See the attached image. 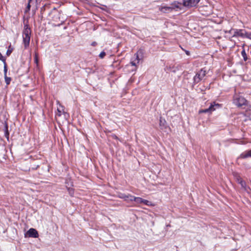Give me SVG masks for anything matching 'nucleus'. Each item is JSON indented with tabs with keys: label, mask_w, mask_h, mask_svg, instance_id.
<instances>
[{
	"label": "nucleus",
	"mask_w": 251,
	"mask_h": 251,
	"mask_svg": "<svg viewBox=\"0 0 251 251\" xmlns=\"http://www.w3.org/2000/svg\"><path fill=\"white\" fill-rule=\"evenodd\" d=\"M31 33V29L29 25L27 24L25 25L23 31V38L24 47L25 49L29 46Z\"/></svg>",
	"instance_id": "1"
},
{
	"label": "nucleus",
	"mask_w": 251,
	"mask_h": 251,
	"mask_svg": "<svg viewBox=\"0 0 251 251\" xmlns=\"http://www.w3.org/2000/svg\"><path fill=\"white\" fill-rule=\"evenodd\" d=\"M226 32L232 34V37H240L242 38H246L247 31L244 29L232 28L228 31H226Z\"/></svg>",
	"instance_id": "2"
},
{
	"label": "nucleus",
	"mask_w": 251,
	"mask_h": 251,
	"mask_svg": "<svg viewBox=\"0 0 251 251\" xmlns=\"http://www.w3.org/2000/svg\"><path fill=\"white\" fill-rule=\"evenodd\" d=\"M233 103L238 107H241L246 104L247 100L243 97L237 95L234 98Z\"/></svg>",
	"instance_id": "3"
},
{
	"label": "nucleus",
	"mask_w": 251,
	"mask_h": 251,
	"mask_svg": "<svg viewBox=\"0 0 251 251\" xmlns=\"http://www.w3.org/2000/svg\"><path fill=\"white\" fill-rule=\"evenodd\" d=\"M206 75V71L203 69L200 70L194 77V82L196 83H199L202 80Z\"/></svg>",
	"instance_id": "4"
},
{
	"label": "nucleus",
	"mask_w": 251,
	"mask_h": 251,
	"mask_svg": "<svg viewBox=\"0 0 251 251\" xmlns=\"http://www.w3.org/2000/svg\"><path fill=\"white\" fill-rule=\"evenodd\" d=\"M220 107L219 104H216L215 102L211 103V105L208 108L203 109L200 111V113H211L214 111L216 108Z\"/></svg>",
	"instance_id": "5"
},
{
	"label": "nucleus",
	"mask_w": 251,
	"mask_h": 251,
	"mask_svg": "<svg viewBox=\"0 0 251 251\" xmlns=\"http://www.w3.org/2000/svg\"><path fill=\"white\" fill-rule=\"evenodd\" d=\"M200 0H183V5L187 7L195 6Z\"/></svg>",
	"instance_id": "6"
},
{
	"label": "nucleus",
	"mask_w": 251,
	"mask_h": 251,
	"mask_svg": "<svg viewBox=\"0 0 251 251\" xmlns=\"http://www.w3.org/2000/svg\"><path fill=\"white\" fill-rule=\"evenodd\" d=\"M25 237L37 238L38 237V231L34 228H30L25 234Z\"/></svg>",
	"instance_id": "7"
},
{
	"label": "nucleus",
	"mask_w": 251,
	"mask_h": 251,
	"mask_svg": "<svg viewBox=\"0 0 251 251\" xmlns=\"http://www.w3.org/2000/svg\"><path fill=\"white\" fill-rule=\"evenodd\" d=\"M181 5L182 4L181 2H179L177 1H174L170 5L172 11L176 9H181Z\"/></svg>",
	"instance_id": "8"
},
{
	"label": "nucleus",
	"mask_w": 251,
	"mask_h": 251,
	"mask_svg": "<svg viewBox=\"0 0 251 251\" xmlns=\"http://www.w3.org/2000/svg\"><path fill=\"white\" fill-rule=\"evenodd\" d=\"M249 157H251V150L242 152L238 157V159H246Z\"/></svg>",
	"instance_id": "9"
},
{
	"label": "nucleus",
	"mask_w": 251,
	"mask_h": 251,
	"mask_svg": "<svg viewBox=\"0 0 251 251\" xmlns=\"http://www.w3.org/2000/svg\"><path fill=\"white\" fill-rule=\"evenodd\" d=\"M38 0H29V3L31 4L32 11L35 12L38 8Z\"/></svg>",
	"instance_id": "10"
},
{
	"label": "nucleus",
	"mask_w": 251,
	"mask_h": 251,
	"mask_svg": "<svg viewBox=\"0 0 251 251\" xmlns=\"http://www.w3.org/2000/svg\"><path fill=\"white\" fill-rule=\"evenodd\" d=\"M133 196L130 195H125L124 194H121L120 196V198L123 199L125 201H132V199L130 198V197H133Z\"/></svg>",
	"instance_id": "11"
},
{
	"label": "nucleus",
	"mask_w": 251,
	"mask_h": 251,
	"mask_svg": "<svg viewBox=\"0 0 251 251\" xmlns=\"http://www.w3.org/2000/svg\"><path fill=\"white\" fill-rule=\"evenodd\" d=\"M132 199V201H134L137 204L142 203L143 199L140 197H135L134 196L130 197Z\"/></svg>",
	"instance_id": "12"
},
{
	"label": "nucleus",
	"mask_w": 251,
	"mask_h": 251,
	"mask_svg": "<svg viewBox=\"0 0 251 251\" xmlns=\"http://www.w3.org/2000/svg\"><path fill=\"white\" fill-rule=\"evenodd\" d=\"M57 111L59 116L61 115L62 113H64V107L60 104H59V106L57 107Z\"/></svg>",
	"instance_id": "13"
},
{
	"label": "nucleus",
	"mask_w": 251,
	"mask_h": 251,
	"mask_svg": "<svg viewBox=\"0 0 251 251\" xmlns=\"http://www.w3.org/2000/svg\"><path fill=\"white\" fill-rule=\"evenodd\" d=\"M238 183L241 185L242 187L245 190H247L246 182L241 178L238 179Z\"/></svg>",
	"instance_id": "14"
},
{
	"label": "nucleus",
	"mask_w": 251,
	"mask_h": 251,
	"mask_svg": "<svg viewBox=\"0 0 251 251\" xmlns=\"http://www.w3.org/2000/svg\"><path fill=\"white\" fill-rule=\"evenodd\" d=\"M241 55L243 57L244 60L245 61H246L248 59V57L245 50L244 49H243L241 51Z\"/></svg>",
	"instance_id": "15"
},
{
	"label": "nucleus",
	"mask_w": 251,
	"mask_h": 251,
	"mask_svg": "<svg viewBox=\"0 0 251 251\" xmlns=\"http://www.w3.org/2000/svg\"><path fill=\"white\" fill-rule=\"evenodd\" d=\"M161 11H164V12L167 11H172L171 8L170 6H162V7H161Z\"/></svg>",
	"instance_id": "16"
},
{
	"label": "nucleus",
	"mask_w": 251,
	"mask_h": 251,
	"mask_svg": "<svg viewBox=\"0 0 251 251\" xmlns=\"http://www.w3.org/2000/svg\"><path fill=\"white\" fill-rule=\"evenodd\" d=\"M13 48H11V45H10L8 47V49L6 51V55L7 56H9L11 54V53H12V52L13 51Z\"/></svg>",
	"instance_id": "17"
},
{
	"label": "nucleus",
	"mask_w": 251,
	"mask_h": 251,
	"mask_svg": "<svg viewBox=\"0 0 251 251\" xmlns=\"http://www.w3.org/2000/svg\"><path fill=\"white\" fill-rule=\"evenodd\" d=\"M4 79H5V83H6V84L9 85L11 80V77H8V76H7V75H5V76H4Z\"/></svg>",
	"instance_id": "18"
},
{
	"label": "nucleus",
	"mask_w": 251,
	"mask_h": 251,
	"mask_svg": "<svg viewBox=\"0 0 251 251\" xmlns=\"http://www.w3.org/2000/svg\"><path fill=\"white\" fill-rule=\"evenodd\" d=\"M68 191L69 192V194L73 196L74 194V190L72 188H68Z\"/></svg>",
	"instance_id": "19"
},
{
	"label": "nucleus",
	"mask_w": 251,
	"mask_h": 251,
	"mask_svg": "<svg viewBox=\"0 0 251 251\" xmlns=\"http://www.w3.org/2000/svg\"><path fill=\"white\" fill-rule=\"evenodd\" d=\"M143 203L146 205H151V202L148 200L143 199Z\"/></svg>",
	"instance_id": "20"
},
{
	"label": "nucleus",
	"mask_w": 251,
	"mask_h": 251,
	"mask_svg": "<svg viewBox=\"0 0 251 251\" xmlns=\"http://www.w3.org/2000/svg\"><path fill=\"white\" fill-rule=\"evenodd\" d=\"M32 7L31 6V4L30 3H28V4L27 5V7L25 10V13H27L28 12L29 10H30V7Z\"/></svg>",
	"instance_id": "21"
},
{
	"label": "nucleus",
	"mask_w": 251,
	"mask_h": 251,
	"mask_svg": "<svg viewBox=\"0 0 251 251\" xmlns=\"http://www.w3.org/2000/svg\"><path fill=\"white\" fill-rule=\"evenodd\" d=\"M7 68L6 62L4 63V75H7Z\"/></svg>",
	"instance_id": "22"
},
{
	"label": "nucleus",
	"mask_w": 251,
	"mask_h": 251,
	"mask_svg": "<svg viewBox=\"0 0 251 251\" xmlns=\"http://www.w3.org/2000/svg\"><path fill=\"white\" fill-rule=\"evenodd\" d=\"M5 136L8 139L9 138V133L8 131V127L7 125L5 126Z\"/></svg>",
	"instance_id": "23"
},
{
	"label": "nucleus",
	"mask_w": 251,
	"mask_h": 251,
	"mask_svg": "<svg viewBox=\"0 0 251 251\" xmlns=\"http://www.w3.org/2000/svg\"><path fill=\"white\" fill-rule=\"evenodd\" d=\"M166 123L165 120L162 119V118L160 119L159 125L160 126H164V124Z\"/></svg>",
	"instance_id": "24"
},
{
	"label": "nucleus",
	"mask_w": 251,
	"mask_h": 251,
	"mask_svg": "<svg viewBox=\"0 0 251 251\" xmlns=\"http://www.w3.org/2000/svg\"><path fill=\"white\" fill-rule=\"evenodd\" d=\"M246 115L248 116L251 120V109L248 110L246 112Z\"/></svg>",
	"instance_id": "25"
},
{
	"label": "nucleus",
	"mask_w": 251,
	"mask_h": 251,
	"mask_svg": "<svg viewBox=\"0 0 251 251\" xmlns=\"http://www.w3.org/2000/svg\"><path fill=\"white\" fill-rule=\"evenodd\" d=\"M105 55H106L105 52L104 51H103L100 53V54H99V57L100 58H103L105 56Z\"/></svg>",
	"instance_id": "26"
},
{
	"label": "nucleus",
	"mask_w": 251,
	"mask_h": 251,
	"mask_svg": "<svg viewBox=\"0 0 251 251\" xmlns=\"http://www.w3.org/2000/svg\"><path fill=\"white\" fill-rule=\"evenodd\" d=\"M246 38L251 40V32H247V31Z\"/></svg>",
	"instance_id": "27"
},
{
	"label": "nucleus",
	"mask_w": 251,
	"mask_h": 251,
	"mask_svg": "<svg viewBox=\"0 0 251 251\" xmlns=\"http://www.w3.org/2000/svg\"><path fill=\"white\" fill-rule=\"evenodd\" d=\"M0 60H1L3 63L6 62L5 59L2 56V54L0 52Z\"/></svg>",
	"instance_id": "28"
},
{
	"label": "nucleus",
	"mask_w": 251,
	"mask_h": 251,
	"mask_svg": "<svg viewBox=\"0 0 251 251\" xmlns=\"http://www.w3.org/2000/svg\"><path fill=\"white\" fill-rule=\"evenodd\" d=\"M97 45V42H92V44H91V45H92V46H96Z\"/></svg>",
	"instance_id": "29"
},
{
	"label": "nucleus",
	"mask_w": 251,
	"mask_h": 251,
	"mask_svg": "<svg viewBox=\"0 0 251 251\" xmlns=\"http://www.w3.org/2000/svg\"><path fill=\"white\" fill-rule=\"evenodd\" d=\"M35 62H36V63H38V59H37V56H36V57H35Z\"/></svg>",
	"instance_id": "30"
},
{
	"label": "nucleus",
	"mask_w": 251,
	"mask_h": 251,
	"mask_svg": "<svg viewBox=\"0 0 251 251\" xmlns=\"http://www.w3.org/2000/svg\"><path fill=\"white\" fill-rule=\"evenodd\" d=\"M131 64L132 66H135L136 65V64L135 63H134V62H131Z\"/></svg>",
	"instance_id": "31"
},
{
	"label": "nucleus",
	"mask_w": 251,
	"mask_h": 251,
	"mask_svg": "<svg viewBox=\"0 0 251 251\" xmlns=\"http://www.w3.org/2000/svg\"><path fill=\"white\" fill-rule=\"evenodd\" d=\"M38 167H39V165H37V166L36 167H33L32 169H37Z\"/></svg>",
	"instance_id": "32"
},
{
	"label": "nucleus",
	"mask_w": 251,
	"mask_h": 251,
	"mask_svg": "<svg viewBox=\"0 0 251 251\" xmlns=\"http://www.w3.org/2000/svg\"><path fill=\"white\" fill-rule=\"evenodd\" d=\"M186 53L187 54V55H189V52L188 51H186Z\"/></svg>",
	"instance_id": "33"
}]
</instances>
